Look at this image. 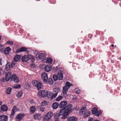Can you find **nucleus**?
<instances>
[{"instance_id":"nucleus-45","label":"nucleus","mask_w":121,"mask_h":121,"mask_svg":"<svg viewBox=\"0 0 121 121\" xmlns=\"http://www.w3.org/2000/svg\"><path fill=\"white\" fill-rule=\"evenodd\" d=\"M47 59H43L42 60V61L43 63H47Z\"/></svg>"},{"instance_id":"nucleus-20","label":"nucleus","mask_w":121,"mask_h":121,"mask_svg":"<svg viewBox=\"0 0 121 121\" xmlns=\"http://www.w3.org/2000/svg\"><path fill=\"white\" fill-rule=\"evenodd\" d=\"M46 94V97L48 98H50L51 99V96L52 95V93L50 91H47Z\"/></svg>"},{"instance_id":"nucleus-14","label":"nucleus","mask_w":121,"mask_h":121,"mask_svg":"<svg viewBox=\"0 0 121 121\" xmlns=\"http://www.w3.org/2000/svg\"><path fill=\"white\" fill-rule=\"evenodd\" d=\"M16 111V106H14L12 110L11 111V114L10 116V117L11 118H13L14 115Z\"/></svg>"},{"instance_id":"nucleus-51","label":"nucleus","mask_w":121,"mask_h":121,"mask_svg":"<svg viewBox=\"0 0 121 121\" xmlns=\"http://www.w3.org/2000/svg\"><path fill=\"white\" fill-rule=\"evenodd\" d=\"M43 108H41V111H43Z\"/></svg>"},{"instance_id":"nucleus-25","label":"nucleus","mask_w":121,"mask_h":121,"mask_svg":"<svg viewBox=\"0 0 121 121\" xmlns=\"http://www.w3.org/2000/svg\"><path fill=\"white\" fill-rule=\"evenodd\" d=\"M10 63V62H8L6 65L5 69L6 70H9L11 68Z\"/></svg>"},{"instance_id":"nucleus-2","label":"nucleus","mask_w":121,"mask_h":121,"mask_svg":"<svg viewBox=\"0 0 121 121\" xmlns=\"http://www.w3.org/2000/svg\"><path fill=\"white\" fill-rule=\"evenodd\" d=\"M79 114L80 115H83L85 117H86L89 116L91 114L90 111L86 110V107L81 108L79 110Z\"/></svg>"},{"instance_id":"nucleus-32","label":"nucleus","mask_w":121,"mask_h":121,"mask_svg":"<svg viewBox=\"0 0 121 121\" xmlns=\"http://www.w3.org/2000/svg\"><path fill=\"white\" fill-rule=\"evenodd\" d=\"M57 92L55 93V94H53L51 96V100H52L53 99L55 98L57 95Z\"/></svg>"},{"instance_id":"nucleus-23","label":"nucleus","mask_w":121,"mask_h":121,"mask_svg":"<svg viewBox=\"0 0 121 121\" xmlns=\"http://www.w3.org/2000/svg\"><path fill=\"white\" fill-rule=\"evenodd\" d=\"M34 118L36 119H39L41 118V115L40 114H36L34 116Z\"/></svg>"},{"instance_id":"nucleus-22","label":"nucleus","mask_w":121,"mask_h":121,"mask_svg":"<svg viewBox=\"0 0 121 121\" xmlns=\"http://www.w3.org/2000/svg\"><path fill=\"white\" fill-rule=\"evenodd\" d=\"M51 69V67L49 65L46 66L45 67V71L47 72L50 71Z\"/></svg>"},{"instance_id":"nucleus-10","label":"nucleus","mask_w":121,"mask_h":121,"mask_svg":"<svg viewBox=\"0 0 121 121\" xmlns=\"http://www.w3.org/2000/svg\"><path fill=\"white\" fill-rule=\"evenodd\" d=\"M69 89V88H68L65 86L63 87V92L62 95H63L64 97H66L67 96V93Z\"/></svg>"},{"instance_id":"nucleus-15","label":"nucleus","mask_w":121,"mask_h":121,"mask_svg":"<svg viewBox=\"0 0 121 121\" xmlns=\"http://www.w3.org/2000/svg\"><path fill=\"white\" fill-rule=\"evenodd\" d=\"M11 72H8L6 75V81H8L11 79Z\"/></svg>"},{"instance_id":"nucleus-27","label":"nucleus","mask_w":121,"mask_h":121,"mask_svg":"<svg viewBox=\"0 0 121 121\" xmlns=\"http://www.w3.org/2000/svg\"><path fill=\"white\" fill-rule=\"evenodd\" d=\"M73 86V84L70 82H67L65 83V86H66L68 88H70V86Z\"/></svg>"},{"instance_id":"nucleus-40","label":"nucleus","mask_w":121,"mask_h":121,"mask_svg":"<svg viewBox=\"0 0 121 121\" xmlns=\"http://www.w3.org/2000/svg\"><path fill=\"white\" fill-rule=\"evenodd\" d=\"M62 96L60 95L58 96L56 99V100L57 101H59L62 99Z\"/></svg>"},{"instance_id":"nucleus-5","label":"nucleus","mask_w":121,"mask_h":121,"mask_svg":"<svg viewBox=\"0 0 121 121\" xmlns=\"http://www.w3.org/2000/svg\"><path fill=\"white\" fill-rule=\"evenodd\" d=\"M53 115V113L52 112H48L44 117L43 121H48L50 119Z\"/></svg>"},{"instance_id":"nucleus-41","label":"nucleus","mask_w":121,"mask_h":121,"mask_svg":"<svg viewBox=\"0 0 121 121\" xmlns=\"http://www.w3.org/2000/svg\"><path fill=\"white\" fill-rule=\"evenodd\" d=\"M53 78L54 80L55 81H56L57 80V79H58L57 75H53Z\"/></svg>"},{"instance_id":"nucleus-42","label":"nucleus","mask_w":121,"mask_h":121,"mask_svg":"<svg viewBox=\"0 0 121 121\" xmlns=\"http://www.w3.org/2000/svg\"><path fill=\"white\" fill-rule=\"evenodd\" d=\"M6 44L10 45H12L13 44V43L11 41H9L7 42Z\"/></svg>"},{"instance_id":"nucleus-47","label":"nucleus","mask_w":121,"mask_h":121,"mask_svg":"<svg viewBox=\"0 0 121 121\" xmlns=\"http://www.w3.org/2000/svg\"><path fill=\"white\" fill-rule=\"evenodd\" d=\"M88 121H93V119L89 118Z\"/></svg>"},{"instance_id":"nucleus-31","label":"nucleus","mask_w":121,"mask_h":121,"mask_svg":"<svg viewBox=\"0 0 121 121\" xmlns=\"http://www.w3.org/2000/svg\"><path fill=\"white\" fill-rule=\"evenodd\" d=\"M30 87V85L28 83H26L24 86V88L26 89H28Z\"/></svg>"},{"instance_id":"nucleus-12","label":"nucleus","mask_w":121,"mask_h":121,"mask_svg":"<svg viewBox=\"0 0 121 121\" xmlns=\"http://www.w3.org/2000/svg\"><path fill=\"white\" fill-rule=\"evenodd\" d=\"M24 114H19L16 117V121H21V120L24 117Z\"/></svg>"},{"instance_id":"nucleus-28","label":"nucleus","mask_w":121,"mask_h":121,"mask_svg":"<svg viewBox=\"0 0 121 121\" xmlns=\"http://www.w3.org/2000/svg\"><path fill=\"white\" fill-rule=\"evenodd\" d=\"M23 93V92L22 91L18 92L17 95V97L19 98L21 97Z\"/></svg>"},{"instance_id":"nucleus-4","label":"nucleus","mask_w":121,"mask_h":121,"mask_svg":"<svg viewBox=\"0 0 121 121\" xmlns=\"http://www.w3.org/2000/svg\"><path fill=\"white\" fill-rule=\"evenodd\" d=\"M32 83L33 85L35 87H36L38 90H39V89L41 88L42 87V84L40 82H39L37 80L33 81Z\"/></svg>"},{"instance_id":"nucleus-9","label":"nucleus","mask_w":121,"mask_h":121,"mask_svg":"<svg viewBox=\"0 0 121 121\" xmlns=\"http://www.w3.org/2000/svg\"><path fill=\"white\" fill-rule=\"evenodd\" d=\"M47 92V91L45 90L39 92L38 95L40 97H46V93Z\"/></svg>"},{"instance_id":"nucleus-7","label":"nucleus","mask_w":121,"mask_h":121,"mask_svg":"<svg viewBox=\"0 0 121 121\" xmlns=\"http://www.w3.org/2000/svg\"><path fill=\"white\" fill-rule=\"evenodd\" d=\"M35 57L37 59H43L46 57V54L43 53H40L36 55Z\"/></svg>"},{"instance_id":"nucleus-17","label":"nucleus","mask_w":121,"mask_h":121,"mask_svg":"<svg viewBox=\"0 0 121 121\" xmlns=\"http://www.w3.org/2000/svg\"><path fill=\"white\" fill-rule=\"evenodd\" d=\"M8 119V117L6 116H0V121H7Z\"/></svg>"},{"instance_id":"nucleus-6","label":"nucleus","mask_w":121,"mask_h":121,"mask_svg":"<svg viewBox=\"0 0 121 121\" xmlns=\"http://www.w3.org/2000/svg\"><path fill=\"white\" fill-rule=\"evenodd\" d=\"M18 79V77L17 76L16 74L14 73L12 75L11 78V81H13L15 83H18L19 82Z\"/></svg>"},{"instance_id":"nucleus-38","label":"nucleus","mask_w":121,"mask_h":121,"mask_svg":"<svg viewBox=\"0 0 121 121\" xmlns=\"http://www.w3.org/2000/svg\"><path fill=\"white\" fill-rule=\"evenodd\" d=\"M52 62V60L51 58H47V63L51 64Z\"/></svg>"},{"instance_id":"nucleus-18","label":"nucleus","mask_w":121,"mask_h":121,"mask_svg":"<svg viewBox=\"0 0 121 121\" xmlns=\"http://www.w3.org/2000/svg\"><path fill=\"white\" fill-rule=\"evenodd\" d=\"M27 48L25 47H21L20 48L17 49L16 51V53L24 52L26 50Z\"/></svg>"},{"instance_id":"nucleus-13","label":"nucleus","mask_w":121,"mask_h":121,"mask_svg":"<svg viewBox=\"0 0 121 121\" xmlns=\"http://www.w3.org/2000/svg\"><path fill=\"white\" fill-rule=\"evenodd\" d=\"M59 80H62L63 78V75L62 72L61 71H59L57 75Z\"/></svg>"},{"instance_id":"nucleus-43","label":"nucleus","mask_w":121,"mask_h":121,"mask_svg":"<svg viewBox=\"0 0 121 121\" xmlns=\"http://www.w3.org/2000/svg\"><path fill=\"white\" fill-rule=\"evenodd\" d=\"M47 104V102L46 101H44L41 103V105H42L43 106L46 105Z\"/></svg>"},{"instance_id":"nucleus-36","label":"nucleus","mask_w":121,"mask_h":121,"mask_svg":"<svg viewBox=\"0 0 121 121\" xmlns=\"http://www.w3.org/2000/svg\"><path fill=\"white\" fill-rule=\"evenodd\" d=\"M53 91L54 92H55V93L57 92L58 94V93L60 91V89L59 88H56L53 89Z\"/></svg>"},{"instance_id":"nucleus-34","label":"nucleus","mask_w":121,"mask_h":121,"mask_svg":"<svg viewBox=\"0 0 121 121\" xmlns=\"http://www.w3.org/2000/svg\"><path fill=\"white\" fill-rule=\"evenodd\" d=\"M35 110V106H32L30 108V112L32 113H34Z\"/></svg>"},{"instance_id":"nucleus-33","label":"nucleus","mask_w":121,"mask_h":121,"mask_svg":"<svg viewBox=\"0 0 121 121\" xmlns=\"http://www.w3.org/2000/svg\"><path fill=\"white\" fill-rule=\"evenodd\" d=\"M4 45L3 44H0V52H4L3 50H4Z\"/></svg>"},{"instance_id":"nucleus-16","label":"nucleus","mask_w":121,"mask_h":121,"mask_svg":"<svg viewBox=\"0 0 121 121\" xmlns=\"http://www.w3.org/2000/svg\"><path fill=\"white\" fill-rule=\"evenodd\" d=\"M67 104V102L66 101H62L60 103L59 105V107L60 108H63L66 106Z\"/></svg>"},{"instance_id":"nucleus-29","label":"nucleus","mask_w":121,"mask_h":121,"mask_svg":"<svg viewBox=\"0 0 121 121\" xmlns=\"http://www.w3.org/2000/svg\"><path fill=\"white\" fill-rule=\"evenodd\" d=\"M98 111L97 108H93L92 110V112L93 114H95Z\"/></svg>"},{"instance_id":"nucleus-39","label":"nucleus","mask_w":121,"mask_h":121,"mask_svg":"<svg viewBox=\"0 0 121 121\" xmlns=\"http://www.w3.org/2000/svg\"><path fill=\"white\" fill-rule=\"evenodd\" d=\"M21 87V85L19 84H17L13 86V88L16 89L20 88Z\"/></svg>"},{"instance_id":"nucleus-11","label":"nucleus","mask_w":121,"mask_h":121,"mask_svg":"<svg viewBox=\"0 0 121 121\" xmlns=\"http://www.w3.org/2000/svg\"><path fill=\"white\" fill-rule=\"evenodd\" d=\"M11 50V49L9 47H7L5 49L4 48V52H3L2 53L5 55H8L9 54V52Z\"/></svg>"},{"instance_id":"nucleus-55","label":"nucleus","mask_w":121,"mask_h":121,"mask_svg":"<svg viewBox=\"0 0 121 121\" xmlns=\"http://www.w3.org/2000/svg\"><path fill=\"white\" fill-rule=\"evenodd\" d=\"M1 74V73H0V75Z\"/></svg>"},{"instance_id":"nucleus-19","label":"nucleus","mask_w":121,"mask_h":121,"mask_svg":"<svg viewBox=\"0 0 121 121\" xmlns=\"http://www.w3.org/2000/svg\"><path fill=\"white\" fill-rule=\"evenodd\" d=\"M68 121H76L77 118L74 117H69L67 118Z\"/></svg>"},{"instance_id":"nucleus-24","label":"nucleus","mask_w":121,"mask_h":121,"mask_svg":"<svg viewBox=\"0 0 121 121\" xmlns=\"http://www.w3.org/2000/svg\"><path fill=\"white\" fill-rule=\"evenodd\" d=\"M59 106L57 102L54 103L52 105V107L53 109L57 108Z\"/></svg>"},{"instance_id":"nucleus-48","label":"nucleus","mask_w":121,"mask_h":121,"mask_svg":"<svg viewBox=\"0 0 121 121\" xmlns=\"http://www.w3.org/2000/svg\"><path fill=\"white\" fill-rule=\"evenodd\" d=\"M35 65L33 64H32L31 67H33V68H35Z\"/></svg>"},{"instance_id":"nucleus-30","label":"nucleus","mask_w":121,"mask_h":121,"mask_svg":"<svg viewBox=\"0 0 121 121\" xmlns=\"http://www.w3.org/2000/svg\"><path fill=\"white\" fill-rule=\"evenodd\" d=\"M12 90L11 87H9L6 90V93L7 94H9L11 93Z\"/></svg>"},{"instance_id":"nucleus-8","label":"nucleus","mask_w":121,"mask_h":121,"mask_svg":"<svg viewBox=\"0 0 121 121\" xmlns=\"http://www.w3.org/2000/svg\"><path fill=\"white\" fill-rule=\"evenodd\" d=\"M41 78L43 82H46L48 79L47 74L45 72H43L41 74Z\"/></svg>"},{"instance_id":"nucleus-21","label":"nucleus","mask_w":121,"mask_h":121,"mask_svg":"<svg viewBox=\"0 0 121 121\" xmlns=\"http://www.w3.org/2000/svg\"><path fill=\"white\" fill-rule=\"evenodd\" d=\"M21 56L19 55H17L14 58L13 60L14 61L17 62L20 60Z\"/></svg>"},{"instance_id":"nucleus-54","label":"nucleus","mask_w":121,"mask_h":121,"mask_svg":"<svg viewBox=\"0 0 121 121\" xmlns=\"http://www.w3.org/2000/svg\"><path fill=\"white\" fill-rule=\"evenodd\" d=\"M55 121H59V120H55Z\"/></svg>"},{"instance_id":"nucleus-44","label":"nucleus","mask_w":121,"mask_h":121,"mask_svg":"<svg viewBox=\"0 0 121 121\" xmlns=\"http://www.w3.org/2000/svg\"><path fill=\"white\" fill-rule=\"evenodd\" d=\"M75 92L77 94H79L80 92V91L78 89H76L75 90Z\"/></svg>"},{"instance_id":"nucleus-37","label":"nucleus","mask_w":121,"mask_h":121,"mask_svg":"<svg viewBox=\"0 0 121 121\" xmlns=\"http://www.w3.org/2000/svg\"><path fill=\"white\" fill-rule=\"evenodd\" d=\"M102 113V112L100 111H98L95 114V115L99 117L100 115Z\"/></svg>"},{"instance_id":"nucleus-50","label":"nucleus","mask_w":121,"mask_h":121,"mask_svg":"<svg viewBox=\"0 0 121 121\" xmlns=\"http://www.w3.org/2000/svg\"><path fill=\"white\" fill-rule=\"evenodd\" d=\"M2 102L0 101V105H1L2 104Z\"/></svg>"},{"instance_id":"nucleus-49","label":"nucleus","mask_w":121,"mask_h":121,"mask_svg":"<svg viewBox=\"0 0 121 121\" xmlns=\"http://www.w3.org/2000/svg\"><path fill=\"white\" fill-rule=\"evenodd\" d=\"M2 62L1 59H0V64L2 65Z\"/></svg>"},{"instance_id":"nucleus-46","label":"nucleus","mask_w":121,"mask_h":121,"mask_svg":"<svg viewBox=\"0 0 121 121\" xmlns=\"http://www.w3.org/2000/svg\"><path fill=\"white\" fill-rule=\"evenodd\" d=\"M5 80L6 79L4 78H3L1 80V81L2 82H4Z\"/></svg>"},{"instance_id":"nucleus-52","label":"nucleus","mask_w":121,"mask_h":121,"mask_svg":"<svg viewBox=\"0 0 121 121\" xmlns=\"http://www.w3.org/2000/svg\"><path fill=\"white\" fill-rule=\"evenodd\" d=\"M114 46V45L113 44H112L111 45V46L112 47H113Z\"/></svg>"},{"instance_id":"nucleus-35","label":"nucleus","mask_w":121,"mask_h":121,"mask_svg":"<svg viewBox=\"0 0 121 121\" xmlns=\"http://www.w3.org/2000/svg\"><path fill=\"white\" fill-rule=\"evenodd\" d=\"M48 83L50 85H52L53 82V81L52 78H50L48 80Z\"/></svg>"},{"instance_id":"nucleus-26","label":"nucleus","mask_w":121,"mask_h":121,"mask_svg":"<svg viewBox=\"0 0 121 121\" xmlns=\"http://www.w3.org/2000/svg\"><path fill=\"white\" fill-rule=\"evenodd\" d=\"M8 107L7 106L4 105H2L1 107V109L3 111H5L8 109Z\"/></svg>"},{"instance_id":"nucleus-3","label":"nucleus","mask_w":121,"mask_h":121,"mask_svg":"<svg viewBox=\"0 0 121 121\" xmlns=\"http://www.w3.org/2000/svg\"><path fill=\"white\" fill-rule=\"evenodd\" d=\"M31 59L32 61L35 60V58L34 57L30 55H25L22 58V61L23 62H26L29 60Z\"/></svg>"},{"instance_id":"nucleus-1","label":"nucleus","mask_w":121,"mask_h":121,"mask_svg":"<svg viewBox=\"0 0 121 121\" xmlns=\"http://www.w3.org/2000/svg\"><path fill=\"white\" fill-rule=\"evenodd\" d=\"M72 105L69 104L67 105L65 107L62 109L59 112L58 114L55 115L54 117L55 120H59V117L62 116L61 118L65 119L67 118L69 114L73 110V109L72 107Z\"/></svg>"},{"instance_id":"nucleus-53","label":"nucleus","mask_w":121,"mask_h":121,"mask_svg":"<svg viewBox=\"0 0 121 121\" xmlns=\"http://www.w3.org/2000/svg\"><path fill=\"white\" fill-rule=\"evenodd\" d=\"M95 121H99L98 120H96Z\"/></svg>"}]
</instances>
